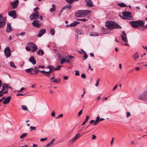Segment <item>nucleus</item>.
I'll use <instances>...</instances> for the list:
<instances>
[{"instance_id":"obj_12","label":"nucleus","mask_w":147,"mask_h":147,"mask_svg":"<svg viewBox=\"0 0 147 147\" xmlns=\"http://www.w3.org/2000/svg\"><path fill=\"white\" fill-rule=\"evenodd\" d=\"M120 36L122 40L126 42H128V40L127 38V36L124 31L122 32V34Z\"/></svg>"},{"instance_id":"obj_36","label":"nucleus","mask_w":147,"mask_h":147,"mask_svg":"<svg viewBox=\"0 0 147 147\" xmlns=\"http://www.w3.org/2000/svg\"><path fill=\"white\" fill-rule=\"evenodd\" d=\"M10 66L14 68H16V67L14 63L12 61H11L10 63Z\"/></svg>"},{"instance_id":"obj_31","label":"nucleus","mask_w":147,"mask_h":147,"mask_svg":"<svg viewBox=\"0 0 147 147\" xmlns=\"http://www.w3.org/2000/svg\"><path fill=\"white\" fill-rule=\"evenodd\" d=\"M52 82H56L59 83L61 81V80L60 78H58L57 79H54V80H52Z\"/></svg>"},{"instance_id":"obj_43","label":"nucleus","mask_w":147,"mask_h":147,"mask_svg":"<svg viewBox=\"0 0 147 147\" xmlns=\"http://www.w3.org/2000/svg\"><path fill=\"white\" fill-rule=\"evenodd\" d=\"M30 131H32L33 130H36V127L34 126H30Z\"/></svg>"},{"instance_id":"obj_20","label":"nucleus","mask_w":147,"mask_h":147,"mask_svg":"<svg viewBox=\"0 0 147 147\" xmlns=\"http://www.w3.org/2000/svg\"><path fill=\"white\" fill-rule=\"evenodd\" d=\"M41 72L48 78H49L50 76V72L49 71H41Z\"/></svg>"},{"instance_id":"obj_39","label":"nucleus","mask_w":147,"mask_h":147,"mask_svg":"<svg viewBox=\"0 0 147 147\" xmlns=\"http://www.w3.org/2000/svg\"><path fill=\"white\" fill-rule=\"evenodd\" d=\"M22 109L24 110L28 111V109L26 106L25 105H22L21 106Z\"/></svg>"},{"instance_id":"obj_62","label":"nucleus","mask_w":147,"mask_h":147,"mask_svg":"<svg viewBox=\"0 0 147 147\" xmlns=\"http://www.w3.org/2000/svg\"><path fill=\"white\" fill-rule=\"evenodd\" d=\"M39 19H40V21H42V19H43V17H42V16H39Z\"/></svg>"},{"instance_id":"obj_19","label":"nucleus","mask_w":147,"mask_h":147,"mask_svg":"<svg viewBox=\"0 0 147 147\" xmlns=\"http://www.w3.org/2000/svg\"><path fill=\"white\" fill-rule=\"evenodd\" d=\"M3 88L1 90V91L2 92L4 90H8L9 89V87L7 84L3 83L2 84Z\"/></svg>"},{"instance_id":"obj_38","label":"nucleus","mask_w":147,"mask_h":147,"mask_svg":"<svg viewBox=\"0 0 147 147\" xmlns=\"http://www.w3.org/2000/svg\"><path fill=\"white\" fill-rule=\"evenodd\" d=\"M27 135V134L26 133H24L22 134L20 136V138H22L25 137Z\"/></svg>"},{"instance_id":"obj_22","label":"nucleus","mask_w":147,"mask_h":147,"mask_svg":"<svg viewBox=\"0 0 147 147\" xmlns=\"http://www.w3.org/2000/svg\"><path fill=\"white\" fill-rule=\"evenodd\" d=\"M49 69V71L50 73H52L54 70H55V68L53 66H48L47 67Z\"/></svg>"},{"instance_id":"obj_26","label":"nucleus","mask_w":147,"mask_h":147,"mask_svg":"<svg viewBox=\"0 0 147 147\" xmlns=\"http://www.w3.org/2000/svg\"><path fill=\"white\" fill-rule=\"evenodd\" d=\"M81 50L83 52L84 54V55L83 57V60H84L88 58V56L84 51L82 49H81Z\"/></svg>"},{"instance_id":"obj_10","label":"nucleus","mask_w":147,"mask_h":147,"mask_svg":"<svg viewBox=\"0 0 147 147\" xmlns=\"http://www.w3.org/2000/svg\"><path fill=\"white\" fill-rule=\"evenodd\" d=\"M8 15L14 19L16 18L17 17L16 12L14 10L9 11L8 12Z\"/></svg>"},{"instance_id":"obj_46","label":"nucleus","mask_w":147,"mask_h":147,"mask_svg":"<svg viewBox=\"0 0 147 147\" xmlns=\"http://www.w3.org/2000/svg\"><path fill=\"white\" fill-rule=\"evenodd\" d=\"M81 77L82 78H86V76L85 74H82L81 75Z\"/></svg>"},{"instance_id":"obj_4","label":"nucleus","mask_w":147,"mask_h":147,"mask_svg":"<svg viewBox=\"0 0 147 147\" xmlns=\"http://www.w3.org/2000/svg\"><path fill=\"white\" fill-rule=\"evenodd\" d=\"M138 99L143 101L147 100V91L146 90L142 93L139 96Z\"/></svg>"},{"instance_id":"obj_6","label":"nucleus","mask_w":147,"mask_h":147,"mask_svg":"<svg viewBox=\"0 0 147 147\" xmlns=\"http://www.w3.org/2000/svg\"><path fill=\"white\" fill-rule=\"evenodd\" d=\"M28 44L30 47L32 48L31 51L32 52H35L37 50L38 47L37 45L34 43L32 42H29L28 43Z\"/></svg>"},{"instance_id":"obj_15","label":"nucleus","mask_w":147,"mask_h":147,"mask_svg":"<svg viewBox=\"0 0 147 147\" xmlns=\"http://www.w3.org/2000/svg\"><path fill=\"white\" fill-rule=\"evenodd\" d=\"M6 22L4 18L0 19V28L3 27Z\"/></svg>"},{"instance_id":"obj_16","label":"nucleus","mask_w":147,"mask_h":147,"mask_svg":"<svg viewBox=\"0 0 147 147\" xmlns=\"http://www.w3.org/2000/svg\"><path fill=\"white\" fill-rule=\"evenodd\" d=\"M46 32V30L45 29H41L39 31L38 34L37 35V37H41Z\"/></svg>"},{"instance_id":"obj_34","label":"nucleus","mask_w":147,"mask_h":147,"mask_svg":"<svg viewBox=\"0 0 147 147\" xmlns=\"http://www.w3.org/2000/svg\"><path fill=\"white\" fill-rule=\"evenodd\" d=\"M55 141V139H52L51 141H50V142H49V143H48L47 145L45 147H47L48 146H49L50 145H51V144H53V142Z\"/></svg>"},{"instance_id":"obj_63","label":"nucleus","mask_w":147,"mask_h":147,"mask_svg":"<svg viewBox=\"0 0 147 147\" xmlns=\"http://www.w3.org/2000/svg\"><path fill=\"white\" fill-rule=\"evenodd\" d=\"M68 76H65L63 77V78L65 80H67L68 79Z\"/></svg>"},{"instance_id":"obj_7","label":"nucleus","mask_w":147,"mask_h":147,"mask_svg":"<svg viewBox=\"0 0 147 147\" xmlns=\"http://www.w3.org/2000/svg\"><path fill=\"white\" fill-rule=\"evenodd\" d=\"M80 135L79 134H78L76 135L68 143V145H71L78 139L80 137Z\"/></svg>"},{"instance_id":"obj_40","label":"nucleus","mask_w":147,"mask_h":147,"mask_svg":"<svg viewBox=\"0 0 147 147\" xmlns=\"http://www.w3.org/2000/svg\"><path fill=\"white\" fill-rule=\"evenodd\" d=\"M100 81V79H97L96 80V83L95 84V86L96 87H97L99 85V81Z\"/></svg>"},{"instance_id":"obj_59","label":"nucleus","mask_w":147,"mask_h":147,"mask_svg":"<svg viewBox=\"0 0 147 147\" xmlns=\"http://www.w3.org/2000/svg\"><path fill=\"white\" fill-rule=\"evenodd\" d=\"M89 118V116H86V118L84 121H86V122H87Z\"/></svg>"},{"instance_id":"obj_9","label":"nucleus","mask_w":147,"mask_h":147,"mask_svg":"<svg viewBox=\"0 0 147 147\" xmlns=\"http://www.w3.org/2000/svg\"><path fill=\"white\" fill-rule=\"evenodd\" d=\"M19 2L18 0H16L11 2V7L12 9L16 8L18 5Z\"/></svg>"},{"instance_id":"obj_58","label":"nucleus","mask_w":147,"mask_h":147,"mask_svg":"<svg viewBox=\"0 0 147 147\" xmlns=\"http://www.w3.org/2000/svg\"><path fill=\"white\" fill-rule=\"evenodd\" d=\"M55 112L54 111H53L52 112V113H51V115L53 117H54L55 116Z\"/></svg>"},{"instance_id":"obj_30","label":"nucleus","mask_w":147,"mask_h":147,"mask_svg":"<svg viewBox=\"0 0 147 147\" xmlns=\"http://www.w3.org/2000/svg\"><path fill=\"white\" fill-rule=\"evenodd\" d=\"M69 4H72L75 1H77L79 0H65Z\"/></svg>"},{"instance_id":"obj_32","label":"nucleus","mask_w":147,"mask_h":147,"mask_svg":"<svg viewBox=\"0 0 147 147\" xmlns=\"http://www.w3.org/2000/svg\"><path fill=\"white\" fill-rule=\"evenodd\" d=\"M71 7V5H67L63 7L62 9H65L67 8L70 9Z\"/></svg>"},{"instance_id":"obj_29","label":"nucleus","mask_w":147,"mask_h":147,"mask_svg":"<svg viewBox=\"0 0 147 147\" xmlns=\"http://www.w3.org/2000/svg\"><path fill=\"white\" fill-rule=\"evenodd\" d=\"M39 9V8L38 7H36L34 8V13L39 15V13L38 11V10Z\"/></svg>"},{"instance_id":"obj_2","label":"nucleus","mask_w":147,"mask_h":147,"mask_svg":"<svg viewBox=\"0 0 147 147\" xmlns=\"http://www.w3.org/2000/svg\"><path fill=\"white\" fill-rule=\"evenodd\" d=\"M91 12L90 10H79L75 14V16L77 17H84L90 14Z\"/></svg>"},{"instance_id":"obj_49","label":"nucleus","mask_w":147,"mask_h":147,"mask_svg":"<svg viewBox=\"0 0 147 147\" xmlns=\"http://www.w3.org/2000/svg\"><path fill=\"white\" fill-rule=\"evenodd\" d=\"M41 70H39V69L34 70L33 71V72H34L35 74L38 73L39 71L41 72Z\"/></svg>"},{"instance_id":"obj_51","label":"nucleus","mask_w":147,"mask_h":147,"mask_svg":"<svg viewBox=\"0 0 147 147\" xmlns=\"http://www.w3.org/2000/svg\"><path fill=\"white\" fill-rule=\"evenodd\" d=\"M26 49L27 51H29L31 49L30 48L29 46H27L26 47Z\"/></svg>"},{"instance_id":"obj_48","label":"nucleus","mask_w":147,"mask_h":147,"mask_svg":"<svg viewBox=\"0 0 147 147\" xmlns=\"http://www.w3.org/2000/svg\"><path fill=\"white\" fill-rule=\"evenodd\" d=\"M25 34V33L24 32L20 33L18 35V36H22L24 35Z\"/></svg>"},{"instance_id":"obj_41","label":"nucleus","mask_w":147,"mask_h":147,"mask_svg":"<svg viewBox=\"0 0 147 147\" xmlns=\"http://www.w3.org/2000/svg\"><path fill=\"white\" fill-rule=\"evenodd\" d=\"M50 34L52 35H53L55 33V31L54 29H52L50 31Z\"/></svg>"},{"instance_id":"obj_5","label":"nucleus","mask_w":147,"mask_h":147,"mask_svg":"<svg viewBox=\"0 0 147 147\" xmlns=\"http://www.w3.org/2000/svg\"><path fill=\"white\" fill-rule=\"evenodd\" d=\"M123 15L125 17L122 18L123 19H130L132 18V14L131 13L128 11H124L122 13Z\"/></svg>"},{"instance_id":"obj_61","label":"nucleus","mask_w":147,"mask_h":147,"mask_svg":"<svg viewBox=\"0 0 147 147\" xmlns=\"http://www.w3.org/2000/svg\"><path fill=\"white\" fill-rule=\"evenodd\" d=\"M45 67V66L43 65H39L38 66V68H44Z\"/></svg>"},{"instance_id":"obj_25","label":"nucleus","mask_w":147,"mask_h":147,"mask_svg":"<svg viewBox=\"0 0 147 147\" xmlns=\"http://www.w3.org/2000/svg\"><path fill=\"white\" fill-rule=\"evenodd\" d=\"M38 54L40 55H42L44 54V52L42 49H39L37 52Z\"/></svg>"},{"instance_id":"obj_37","label":"nucleus","mask_w":147,"mask_h":147,"mask_svg":"<svg viewBox=\"0 0 147 147\" xmlns=\"http://www.w3.org/2000/svg\"><path fill=\"white\" fill-rule=\"evenodd\" d=\"M66 62L68 63L70 62V59L68 56H66L65 58Z\"/></svg>"},{"instance_id":"obj_17","label":"nucleus","mask_w":147,"mask_h":147,"mask_svg":"<svg viewBox=\"0 0 147 147\" xmlns=\"http://www.w3.org/2000/svg\"><path fill=\"white\" fill-rule=\"evenodd\" d=\"M12 29L11 28V24L9 23H7L6 29V31L7 32H11Z\"/></svg>"},{"instance_id":"obj_47","label":"nucleus","mask_w":147,"mask_h":147,"mask_svg":"<svg viewBox=\"0 0 147 147\" xmlns=\"http://www.w3.org/2000/svg\"><path fill=\"white\" fill-rule=\"evenodd\" d=\"M76 73L75 74V75L76 76H79L80 75V73L78 71L76 70Z\"/></svg>"},{"instance_id":"obj_18","label":"nucleus","mask_w":147,"mask_h":147,"mask_svg":"<svg viewBox=\"0 0 147 147\" xmlns=\"http://www.w3.org/2000/svg\"><path fill=\"white\" fill-rule=\"evenodd\" d=\"M11 99V96H9L7 97L4 99V100L3 101V103L4 104H6L8 103L10 101Z\"/></svg>"},{"instance_id":"obj_52","label":"nucleus","mask_w":147,"mask_h":147,"mask_svg":"<svg viewBox=\"0 0 147 147\" xmlns=\"http://www.w3.org/2000/svg\"><path fill=\"white\" fill-rule=\"evenodd\" d=\"M63 114H60L57 117H55V118H57V119H58L60 117H63Z\"/></svg>"},{"instance_id":"obj_53","label":"nucleus","mask_w":147,"mask_h":147,"mask_svg":"<svg viewBox=\"0 0 147 147\" xmlns=\"http://www.w3.org/2000/svg\"><path fill=\"white\" fill-rule=\"evenodd\" d=\"M83 109L81 110V111H80L78 113V116L79 117L80 116V115H81V114L82 113Z\"/></svg>"},{"instance_id":"obj_1","label":"nucleus","mask_w":147,"mask_h":147,"mask_svg":"<svg viewBox=\"0 0 147 147\" xmlns=\"http://www.w3.org/2000/svg\"><path fill=\"white\" fill-rule=\"evenodd\" d=\"M105 26L109 30H112L115 28H121L122 27L117 23L112 21L106 22Z\"/></svg>"},{"instance_id":"obj_28","label":"nucleus","mask_w":147,"mask_h":147,"mask_svg":"<svg viewBox=\"0 0 147 147\" xmlns=\"http://www.w3.org/2000/svg\"><path fill=\"white\" fill-rule=\"evenodd\" d=\"M100 118V117L99 116H98L96 117V119L95 121H94V123L93 125L94 126L95 125H96L99 121V118Z\"/></svg>"},{"instance_id":"obj_35","label":"nucleus","mask_w":147,"mask_h":147,"mask_svg":"<svg viewBox=\"0 0 147 147\" xmlns=\"http://www.w3.org/2000/svg\"><path fill=\"white\" fill-rule=\"evenodd\" d=\"M26 72L28 74H29L31 75H33V74L32 73V71L30 70V68L26 69L25 70Z\"/></svg>"},{"instance_id":"obj_45","label":"nucleus","mask_w":147,"mask_h":147,"mask_svg":"<svg viewBox=\"0 0 147 147\" xmlns=\"http://www.w3.org/2000/svg\"><path fill=\"white\" fill-rule=\"evenodd\" d=\"M61 67L62 66L60 65L58 66L56 68H55V71L59 70Z\"/></svg>"},{"instance_id":"obj_42","label":"nucleus","mask_w":147,"mask_h":147,"mask_svg":"<svg viewBox=\"0 0 147 147\" xmlns=\"http://www.w3.org/2000/svg\"><path fill=\"white\" fill-rule=\"evenodd\" d=\"M99 35L97 33H95L94 34H90V36H98Z\"/></svg>"},{"instance_id":"obj_23","label":"nucleus","mask_w":147,"mask_h":147,"mask_svg":"<svg viewBox=\"0 0 147 147\" xmlns=\"http://www.w3.org/2000/svg\"><path fill=\"white\" fill-rule=\"evenodd\" d=\"M30 60L33 65H34L36 63V60L34 58V57H31L30 58Z\"/></svg>"},{"instance_id":"obj_60","label":"nucleus","mask_w":147,"mask_h":147,"mask_svg":"<svg viewBox=\"0 0 147 147\" xmlns=\"http://www.w3.org/2000/svg\"><path fill=\"white\" fill-rule=\"evenodd\" d=\"M25 89L24 87H22L18 91V92H21L22 90H24Z\"/></svg>"},{"instance_id":"obj_27","label":"nucleus","mask_w":147,"mask_h":147,"mask_svg":"<svg viewBox=\"0 0 147 147\" xmlns=\"http://www.w3.org/2000/svg\"><path fill=\"white\" fill-rule=\"evenodd\" d=\"M52 7L50 9V11L51 12H54L56 9V6L55 5L53 4Z\"/></svg>"},{"instance_id":"obj_50","label":"nucleus","mask_w":147,"mask_h":147,"mask_svg":"<svg viewBox=\"0 0 147 147\" xmlns=\"http://www.w3.org/2000/svg\"><path fill=\"white\" fill-rule=\"evenodd\" d=\"M77 20L86 22V19H78Z\"/></svg>"},{"instance_id":"obj_11","label":"nucleus","mask_w":147,"mask_h":147,"mask_svg":"<svg viewBox=\"0 0 147 147\" xmlns=\"http://www.w3.org/2000/svg\"><path fill=\"white\" fill-rule=\"evenodd\" d=\"M32 24L34 26L37 28H39L41 25L40 22L37 20H34L32 22Z\"/></svg>"},{"instance_id":"obj_33","label":"nucleus","mask_w":147,"mask_h":147,"mask_svg":"<svg viewBox=\"0 0 147 147\" xmlns=\"http://www.w3.org/2000/svg\"><path fill=\"white\" fill-rule=\"evenodd\" d=\"M117 5L121 7H127L126 5L124 3H118Z\"/></svg>"},{"instance_id":"obj_64","label":"nucleus","mask_w":147,"mask_h":147,"mask_svg":"<svg viewBox=\"0 0 147 147\" xmlns=\"http://www.w3.org/2000/svg\"><path fill=\"white\" fill-rule=\"evenodd\" d=\"M117 85H116L114 87V88H113V91H114L117 88Z\"/></svg>"},{"instance_id":"obj_21","label":"nucleus","mask_w":147,"mask_h":147,"mask_svg":"<svg viewBox=\"0 0 147 147\" xmlns=\"http://www.w3.org/2000/svg\"><path fill=\"white\" fill-rule=\"evenodd\" d=\"M132 57L135 61H136L139 57L138 52H136L132 55Z\"/></svg>"},{"instance_id":"obj_55","label":"nucleus","mask_w":147,"mask_h":147,"mask_svg":"<svg viewBox=\"0 0 147 147\" xmlns=\"http://www.w3.org/2000/svg\"><path fill=\"white\" fill-rule=\"evenodd\" d=\"M96 138V137L95 135H92V140L95 139Z\"/></svg>"},{"instance_id":"obj_54","label":"nucleus","mask_w":147,"mask_h":147,"mask_svg":"<svg viewBox=\"0 0 147 147\" xmlns=\"http://www.w3.org/2000/svg\"><path fill=\"white\" fill-rule=\"evenodd\" d=\"M130 113L129 112H127V115H126V117H128L129 116H130Z\"/></svg>"},{"instance_id":"obj_24","label":"nucleus","mask_w":147,"mask_h":147,"mask_svg":"<svg viewBox=\"0 0 147 147\" xmlns=\"http://www.w3.org/2000/svg\"><path fill=\"white\" fill-rule=\"evenodd\" d=\"M80 23V22H74L69 25L70 27H74L76 26L77 24Z\"/></svg>"},{"instance_id":"obj_8","label":"nucleus","mask_w":147,"mask_h":147,"mask_svg":"<svg viewBox=\"0 0 147 147\" xmlns=\"http://www.w3.org/2000/svg\"><path fill=\"white\" fill-rule=\"evenodd\" d=\"M4 53L6 57H10L11 55V52L10 48L7 47L5 48L4 50Z\"/></svg>"},{"instance_id":"obj_13","label":"nucleus","mask_w":147,"mask_h":147,"mask_svg":"<svg viewBox=\"0 0 147 147\" xmlns=\"http://www.w3.org/2000/svg\"><path fill=\"white\" fill-rule=\"evenodd\" d=\"M39 15L32 13L30 16V18L31 20L36 19L39 18Z\"/></svg>"},{"instance_id":"obj_56","label":"nucleus","mask_w":147,"mask_h":147,"mask_svg":"<svg viewBox=\"0 0 147 147\" xmlns=\"http://www.w3.org/2000/svg\"><path fill=\"white\" fill-rule=\"evenodd\" d=\"M47 139V138H42L40 139V141H44L46 140Z\"/></svg>"},{"instance_id":"obj_44","label":"nucleus","mask_w":147,"mask_h":147,"mask_svg":"<svg viewBox=\"0 0 147 147\" xmlns=\"http://www.w3.org/2000/svg\"><path fill=\"white\" fill-rule=\"evenodd\" d=\"M65 62H66L65 60V58H63L62 59H61V61L60 63H61V64H63V63H64Z\"/></svg>"},{"instance_id":"obj_57","label":"nucleus","mask_w":147,"mask_h":147,"mask_svg":"<svg viewBox=\"0 0 147 147\" xmlns=\"http://www.w3.org/2000/svg\"><path fill=\"white\" fill-rule=\"evenodd\" d=\"M26 95V94L25 93L24 94H17V96H18L20 95L21 96H24Z\"/></svg>"},{"instance_id":"obj_14","label":"nucleus","mask_w":147,"mask_h":147,"mask_svg":"<svg viewBox=\"0 0 147 147\" xmlns=\"http://www.w3.org/2000/svg\"><path fill=\"white\" fill-rule=\"evenodd\" d=\"M86 5V6L88 7H92L94 6V5L91 0H85V1Z\"/></svg>"},{"instance_id":"obj_3","label":"nucleus","mask_w":147,"mask_h":147,"mask_svg":"<svg viewBox=\"0 0 147 147\" xmlns=\"http://www.w3.org/2000/svg\"><path fill=\"white\" fill-rule=\"evenodd\" d=\"M144 21L142 20H139L136 21L130 22L129 23L131 26L135 28H137L138 26H142L144 24Z\"/></svg>"}]
</instances>
